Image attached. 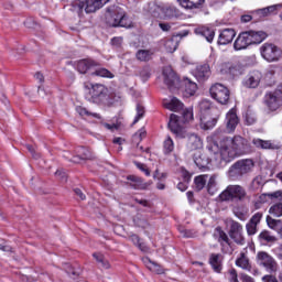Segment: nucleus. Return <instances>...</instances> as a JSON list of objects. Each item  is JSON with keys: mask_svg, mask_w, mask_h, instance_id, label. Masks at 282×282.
<instances>
[{"mask_svg": "<svg viewBox=\"0 0 282 282\" xmlns=\"http://www.w3.org/2000/svg\"><path fill=\"white\" fill-rule=\"evenodd\" d=\"M248 141L242 137L225 138L220 141L219 155L224 162H232L237 155L246 153Z\"/></svg>", "mask_w": 282, "mask_h": 282, "instance_id": "1", "label": "nucleus"}, {"mask_svg": "<svg viewBox=\"0 0 282 282\" xmlns=\"http://www.w3.org/2000/svg\"><path fill=\"white\" fill-rule=\"evenodd\" d=\"M169 127L172 133H175L177 138H186L187 143L186 148L188 151H197V149H202V139L196 133H186L184 128L180 126V120L177 119V115L172 113L170 116Z\"/></svg>", "mask_w": 282, "mask_h": 282, "instance_id": "2", "label": "nucleus"}, {"mask_svg": "<svg viewBox=\"0 0 282 282\" xmlns=\"http://www.w3.org/2000/svg\"><path fill=\"white\" fill-rule=\"evenodd\" d=\"M147 11L154 19H181L184 13L171 4H158L156 2L148 3Z\"/></svg>", "mask_w": 282, "mask_h": 282, "instance_id": "3", "label": "nucleus"}, {"mask_svg": "<svg viewBox=\"0 0 282 282\" xmlns=\"http://www.w3.org/2000/svg\"><path fill=\"white\" fill-rule=\"evenodd\" d=\"M108 24L111 28H133V22L124 10L118 6L109 7L107 10Z\"/></svg>", "mask_w": 282, "mask_h": 282, "instance_id": "4", "label": "nucleus"}, {"mask_svg": "<svg viewBox=\"0 0 282 282\" xmlns=\"http://www.w3.org/2000/svg\"><path fill=\"white\" fill-rule=\"evenodd\" d=\"M252 169H254V161L250 159L239 160L229 167L228 175L230 180H241L243 175L251 173Z\"/></svg>", "mask_w": 282, "mask_h": 282, "instance_id": "5", "label": "nucleus"}, {"mask_svg": "<svg viewBox=\"0 0 282 282\" xmlns=\"http://www.w3.org/2000/svg\"><path fill=\"white\" fill-rule=\"evenodd\" d=\"M248 193L241 185H229L219 195L220 202H243Z\"/></svg>", "mask_w": 282, "mask_h": 282, "instance_id": "6", "label": "nucleus"}, {"mask_svg": "<svg viewBox=\"0 0 282 282\" xmlns=\"http://www.w3.org/2000/svg\"><path fill=\"white\" fill-rule=\"evenodd\" d=\"M107 3H109V0H74L73 8L78 12L85 10L87 14H91V12L100 10Z\"/></svg>", "mask_w": 282, "mask_h": 282, "instance_id": "7", "label": "nucleus"}, {"mask_svg": "<svg viewBox=\"0 0 282 282\" xmlns=\"http://www.w3.org/2000/svg\"><path fill=\"white\" fill-rule=\"evenodd\" d=\"M209 94L219 105H227L230 102V90L220 83L214 84L209 88Z\"/></svg>", "mask_w": 282, "mask_h": 282, "instance_id": "8", "label": "nucleus"}, {"mask_svg": "<svg viewBox=\"0 0 282 282\" xmlns=\"http://www.w3.org/2000/svg\"><path fill=\"white\" fill-rule=\"evenodd\" d=\"M158 78H161L171 91H180L182 89V79L175 72H160Z\"/></svg>", "mask_w": 282, "mask_h": 282, "instance_id": "9", "label": "nucleus"}, {"mask_svg": "<svg viewBox=\"0 0 282 282\" xmlns=\"http://www.w3.org/2000/svg\"><path fill=\"white\" fill-rule=\"evenodd\" d=\"M260 53L262 58L264 61H268V63H274L281 58V48L279 46L272 44V43H264L260 47Z\"/></svg>", "mask_w": 282, "mask_h": 282, "instance_id": "10", "label": "nucleus"}, {"mask_svg": "<svg viewBox=\"0 0 282 282\" xmlns=\"http://www.w3.org/2000/svg\"><path fill=\"white\" fill-rule=\"evenodd\" d=\"M258 265H261L267 272H276L279 270V263L276 260L265 251H259L257 253Z\"/></svg>", "mask_w": 282, "mask_h": 282, "instance_id": "11", "label": "nucleus"}, {"mask_svg": "<svg viewBox=\"0 0 282 282\" xmlns=\"http://www.w3.org/2000/svg\"><path fill=\"white\" fill-rule=\"evenodd\" d=\"M229 237L237 246H246V237H243V226L232 220L229 228Z\"/></svg>", "mask_w": 282, "mask_h": 282, "instance_id": "12", "label": "nucleus"}, {"mask_svg": "<svg viewBox=\"0 0 282 282\" xmlns=\"http://www.w3.org/2000/svg\"><path fill=\"white\" fill-rule=\"evenodd\" d=\"M264 105L269 111H278L282 107V99L275 90L264 95Z\"/></svg>", "mask_w": 282, "mask_h": 282, "instance_id": "13", "label": "nucleus"}, {"mask_svg": "<svg viewBox=\"0 0 282 282\" xmlns=\"http://www.w3.org/2000/svg\"><path fill=\"white\" fill-rule=\"evenodd\" d=\"M99 65L100 64L91 58H85L75 63V69H77V72H89V69H93L95 72H109V69L107 68H98Z\"/></svg>", "mask_w": 282, "mask_h": 282, "instance_id": "14", "label": "nucleus"}, {"mask_svg": "<svg viewBox=\"0 0 282 282\" xmlns=\"http://www.w3.org/2000/svg\"><path fill=\"white\" fill-rule=\"evenodd\" d=\"M89 96L91 102H100L107 98V87L102 84H93L89 88Z\"/></svg>", "mask_w": 282, "mask_h": 282, "instance_id": "15", "label": "nucleus"}, {"mask_svg": "<svg viewBox=\"0 0 282 282\" xmlns=\"http://www.w3.org/2000/svg\"><path fill=\"white\" fill-rule=\"evenodd\" d=\"M75 153L76 155L70 160V162H74V164H80V162L85 160H94V154L85 147L76 148Z\"/></svg>", "mask_w": 282, "mask_h": 282, "instance_id": "16", "label": "nucleus"}, {"mask_svg": "<svg viewBox=\"0 0 282 282\" xmlns=\"http://www.w3.org/2000/svg\"><path fill=\"white\" fill-rule=\"evenodd\" d=\"M213 237L218 241V243H220L223 252H228L226 251V247L230 246V238H228V234H226V231L221 230V227H217L214 230Z\"/></svg>", "mask_w": 282, "mask_h": 282, "instance_id": "17", "label": "nucleus"}, {"mask_svg": "<svg viewBox=\"0 0 282 282\" xmlns=\"http://www.w3.org/2000/svg\"><path fill=\"white\" fill-rule=\"evenodd\" d=\"M182 87L178 89V91H183L184 96H195L197 93V84L193 80H191L188 77H184L182 80Z\"/></svg>", "mask_w": 282, "mask_h": 282, "instance_id": "18", "label": "nucleus"}, {"mask_svg": "<svg viewBox=\"0 0 282 282\" xmlns=\"http://www.w3.org/2000/svg\"><path fill=\"white\" fill-rule=\"evenodd\" d=\"M217 120H219V115H203L200 117V129H204V131H210V129H215Z\"/></svg>", "mask_w": 282, "mask_h": 282, "instance_id": "19", "label": "nucleus"}, {"mask_svg": "<svg viewBox=\"0 0 282 282\" xmlns=\"http://www.w3.org/2000/svg\"><path fill=\"white\" fill-rule=\"evenodd\" d=\"M209 265L217 274H221L224 270V256L221 253H212L209 256Z\"/></svg>", "mask_w": 282, "mask_h": 282, "instance_id": "20", "label": "nucleus"}, {"mask_svg": "<svg viewBox=\"0 0 282 282\" xmlns=\"http://www.w3.org/2000/svg\"><path fill=\"white\" fill-rule=\"evenodd\" d=\"M235 36H237V32H235V29L221 30L218 36V45H228L232 43Z\"/></svg>", "mask_w": 282, "mask_h": 282, "instance_id": "21", "label": "nucleus"}, {"mask_svg": "<svg viewBox=\"0 0 282 282\" xmlns=\"http://www.w3.org/2000/svg\"><path fill=\"white\" fill-rule=\"evenodd\" d=\"M259 83H261V73H251L242 80V85L247 89H257Z\"/></svg>", "mask_w": 282, "mask_h": 282, "instance_id": "22", "label": "nucleus"}, {"mask_svg": "<svg viewBox=\"0 0 282 282\" xmlns=\"http://www.w3.org/2000/svg\"><path fill=\"white\" fill-rule=\"evenodd\" d=\"M127 180L129 182H131L130 186H131V188H134L135 191H147V187L151 186V184H153V182L144 183V181L141 177L135 176V175H129L127 177Z\"/></svg>", "mask_w": 282, "mask_h": 282, "instance_id": "23", "label": "nucleus"}, {"mask_svg": "<svg viewBox=\"0 0 282 282\" xmlns=\"http://www.w3.org/2000/svg\"><path fill=\"white\" fill-rule=\"evenodd\" d=\"M261 217H263V214L257 213L250 218L249 223L246 225L247 235H257V226L261 223Z\"/></svg>", "mask_w": 282, "mask_h": 282, "instance_id": "24", "label": "nucleus"}, {"mask_svg": "<svg viewBox=\"0 0 282 282\" xmlns=\"http://www.w3.org/2000/svg\"><path fill=\"white\" fill-rule=\"evenodd\" d=\"M249 39V45H259V43H263L267 39V34L263 31H246Z\"/></svg>", "mask_w": 282, "mask_h": 282, "instance_id": "25", "label": "nucleus"}, {"mask_svg": "<svg viewBox=\"0 0 282 282\" xmlns=\"http://www.w3.org/2000/svg\"><path fill=\"white\" fill-rule=\"evenodd\" d=\"M250 45L248 33L242 32L238 35L236 41L234 42V50L236 52H241V50H247Z\"/></svg>", "mask_w": 282, "mask_h": 282, "instance_id": "26", "label": "nucleus"}, {"mask_svg": "<svg viewBox=\"0 0 282 282\" xmlns=\"http://www.w3.org/2000/svg\"><path fill=\"white\" fill-rule=\"evenodd\" d=\"M243 69V63L239 59L220 63V72H239Z\"/></svg>", "mask_w": 282, "mask_h": 282, "instance_id": "27", "label": "nucleus"}, {"mask_svg": "<svg viewBox=\"0 0 282 282\" xmlns=\"http://www.w3.org/2000/svg\"><path fill=\"white\" fill-rule=\"evenodd\" d=\"M253 144L258 147V149H271L272 151H278V149H281V144L261 139H253Z\"/></svg>", "mask_w": 282, "mask_h": 282, "instance_id": "28", "label": "nucleus"}, {"mask_svg": "<svg viewBox=\"0 0 282 282\" xmlns=\"http://www.w3.org/2000/svg\"><path fill=\"white\" fill-rule=\"evenodd\" d=\"M206 0H178L181 7L185 10H199Z\"/></svg>", "mask_w": 282, "mask_h": 282, "instance_id": "29", "label": "nucleus"}, {"mask_svg": "<svg viewBox=\"0 0 282 282\" xmlns=\"http://www.w3.org/2000/svg\"><path fill=\"white\" fill-rule=\"evenodd\" d=\"M226 123L228 131H235V129H237V124H239V117H237V112H235V110L227 112Z\"/></svg>", "mask_w": 282, "mask_h": 282, "instance_id": "30", "label": "nucleus"}, {"mask_svg": "<svg viewBox=\"0 0 282 282\" xmlns=\"http://www.w3.org/2000/svg\"><path fill=\"white\" fill-rule=\"evenodd\" d=\"M196 34L206 39L207 43H213L215 39V30L208 26H202L195 30Z\"/></svg>", "mask_w": 282, "mask_h": 282, "instance_id": "31", "label": "nucleus"}, {"mask_svg": "<svg viewBox=\"0 0 282 282\" xmlns=\"http://www.w3.org/2000/svg\"><path fill=\"white\" fill-rule=\"evenodd\" d=\"M142 261L144 265L150 270V272H154L155 274H164V268H162L160 264L151 261L150 258L145 257L142 258Z\"/></svg>", "mask_w": 282, "mask_h": 282, "instance_id": "32", "label": "nucleus"}, {"mask_svg": "<svg viewBox=\"0 0 282 282\" xmlns=\"http://www.w3.org/2000/svg\"><path fill=\"white\" fill-rule=\"evenodd\" d=\"M163 105L165 109H169L170 111H182V109H184V104L176 97H173L170 101H164Z\"/></svg>", "mask_w": 282, "mask_h": 282, "instance_id": "33", "label": "nucleus"}, {"mask_svg": "<svg viewBox=\"0 0 282 282\" xmlns=\"http://www.w3.org/2000/svg\"><path fill=\"white\" fill-rule=\"evenodd\" d=\"M194 163L200 170L208 169V164H210V159L205 154L195 153L194 154Z\"/></svg>", "mask_w": 282, "mask_h": 282, "instance_id": "34", "label": "nucleus"}, {"mask_svg": "<svg viewBox=\"0 0 282 282\" xmlns=\"http://www.w3.org/2000/svg\"><path fill=\"white\" fill-rule=\"evenodd\" d=\"M153 50H139L135 56L141 63H149V61L153 59Z\"/></svg>", "mask_w": 282, "mask_h": 282, "instance_id": "35", "label": "nucleus"}, {"mask_svg": "<svg viewBox=\"0 0 282 282\" xmlns=\"http://www.w3.org/2000/svg\"><path fill=\"white\" fill-rule=\"evenodd\" d=\"M93 257L97 261L101 270L111 269V263H109V260L105 259V254L96 252V253H93Z\"/></svg>", "mask_w": 282, "mask_h": 282, "instance_id": "36", "label": "nucleus"}, {"mask_svg": "<svg viewBox=\"0 0 282 282\" xmlns=\"http://www.w3.org/2000/svg\"><path fill=\"white\" fill-rule=\"evenodd\" d=\"M236 265L242 270H252V265H250V260L246 257V253H240V257L236 260Z\"/></svg>", "mask_w": 282, "mask_h": 282, "instance_id": "37", "label": "nucleus"}, {"mask_svg": "<svg viewBox=\"0 0 282 282\" xmlns=\"http://www.w3.org/2000/svg\"><path fill=\"white\" fill-rule=\"evenodd\" d=\"M267 224L269 228L272 230H276V232H280L282 235V220L281 219H274L270 216L267 217Z\"/></svg>", "mask_w": 282, "mask_h": 282, "instance_id": "38", "label": "nucleus"}, {"mask_svg": "<svg viewBox=\"0 0 282 282\" xmlns=\"http://www.w3.org/2000/svg\"><path fill=\"white\" fill-rule=\"evenodd\" d=\"M206 182H208L207 174L196 176L194 178V184H195L196 191H203V188L206 186Z\"/></svg>", "mask_w": 282, "mask_h": 282, "instance_id": "39", "label": "nucleus"}, {"mask_svg": "<svg viewBox=\"0 0 282 282\" xmlns=\"http://www.w3.org/2000/svg\"><path fill=\"white\" fill-rule=\"evenodd\" d=\"M198 107H199L202 116H209L210 113H208V111H212L213 104L208 99H203L199 102Z\"/></svg>", "mask_w": 282, "mask_h": 282, "instance_id": "40", "label": "nucleus"}, {"mask_svg": "<svg viewBox=\"0 0 282 282\" xmlns=\"http://www.w3.org/2000/svg\"><path fill=\"white\" fill-rule=\"evenodd\" d=\"M174 150H175V143L173 142V139L171 137H167L163 142V151L165 155L173 153Z\"/></svg>", "mask_w": 282, "mask_h": 282, "instance_id": "41", "label": "nucleus"}, {"mask_svg": "<svg viewBox=\"0 0 282 282\" xmlns=\"http://www.w3.org/2000/svg\"><path fill=\"white\" fill-rule=\"evenodd\" d=\"M178 126L181 127L182 122H191L193 120V109L187 108L183 110L182 117L178 118Z\"/></svg>", "mask_w": 282, "mask_h": 282, "instance_id": "42", "label": "nucleus"}, {"mask_svg": "<svg viewBox=\"0 0 282 282\" xmlns=\"http://www.w3.org/2000/svg\"><path fill=\"white\" fill-rule=\"evenodd\" d=\"M259 239L264 243H274V241H276V237L272 236L268 230L261 231L259 235Z\"/></svg>", "mask_w": 282, "mask_h": 282, "instance_id": "43", "label": "nucleus"}, {"mask_svg": "<svg viewBox=\"0 0 282 282\" xmlns=\"http://www.w3.org/2000/svg\"><path fill=\"white\" fill-rule=\"evenodd\" d=\"M207 180V191L210 195H214L217 188V175L208 176Z\"/></svg>", "mask_w": 282, "mask_h": 282, "instance_id": "44", "label": "nucleus"}, {"mask_svg": "<svg viewBox=\"0 0 282 282\" xmlns=\"http://www.w3.org/2000/svg\"><path fill=\"white\" fill-rule=\"evenodd\" d=\"M177 41L174 39H169L165 42V50L166 52H169V54H173V52H175L177 50Z\"/></svg>", "mask_w": 282, "mask_h": 282, "instance_id": "45", "label": "nucleus"}, {"mask_svg": "<svg viewBox=\"0 0 282 282\" xmlns=\"http://www.w3.org/2000/svg\"><path fill=\"white\" fill-rule=\"evenodd\" d=\"M262 80L268 87H272V85L276 83V79L274 78V73L272 72L265 73Z\"/></svg>", "mask_w": 282, "mask_h": 282, "instance_id": "46", "label": "nucleus"}, {"mask_svg": "<svg viewBox=\"0 0 282 282\" xmlns=\"http://www.w3.org/2000/svg\"><path fill=\"white\" fill-rule=\"evenodd\" d=\"M269 213L273 215V217H282V203H276L271 206Z\"/></svg>", "mask_w": 282, "mask_h": 282, "instance_id": "47", "label": "nucleus"}, {"mask_svg": "<svg viewBox=\"0 0 282 282\" xmlns=\"http://www.w3.org/2000/svg\"><path fill=\"white\" fill-rule=\"evenodd\" d=\"M141 118H144V107H142L140 104L137 105V116L132 122V124H138L140 122Z\"/></svg>", "mask_w": 282, "mask_h": 282, "instance_id": "48", "label": "nucleus"}, {"mask_svg": "<svg viewBox=\"0 0 282 282\" xmlns=\"http://www.w3.org/2000/svg\"><path fill=\"white\" fill-rule=\"evenodd\" d=\"M194 76L198 83H206V79L210 77L206 72H194Z\"/></svg>", "mask_w": 282, "mask_h": 282, "instance_id": "49", "label": "nucleus"}, {"mask_svg": "<svg viewBox=\"0 0 282 282\" xmlns=\"http://www.w3.org/2000/svg\"><path fill=\"white\" fill-rule=\"evenodd\" d=\"M133 164L137 166V169H139V171H142V173H144L147 177L151 176V170L147 167V164L140 163L138 161H134Z\"/></svg>", "mask_w": 282, "mask_h": 282, "instance_id": "50", "label": "nucleus"}, {"mask_svg": "<svg viewBox=\"0 0 282 282\" xmlns=\"http://www.w3.org/2000/svg\"><path fill=\"white\" fill-rule=\"evenodd\" d=\"M76 111H77V113H79V116H93L94 118H100V115H98V113H90L88 110H86L83 107H77Z\"/></svg>", "mask_w": 282, "mask_h": 282, "instance_id": "51", "label": "nucleus"}, {"mask_svg": "<svg viewBox=\"0 0 282 282\" xmlns=\"http://www.w3.org/2000/svg\"><path fill=\"white\" fill-rule=\"evenodd\" d=\"M268 199L274 200L278 199V202L282 200V192L275 191L273 193H267Z\"/></svg>", "mask_w": 282, "mask_h": 282, "instance_id": "52", "label": "nucleus"}, {"mask_svg": "<svg viewBox=\"0 0 282 282\" xmlns=\"http://www.w3.org/2000/svg\"><path fill=\"white\" fill-rule=\"evenodd\" d=\"M196 72H210V64L203 62L196 66Z\"/></svg>", "mask_w": 282, "mask_h": 282, "instance_id": "53", "label": "nucleus"}, {"mask_svg": "<svg viewBox=\"0 0 282 282\" xmlns=\"http://www.w3.org/2000/svg\"><path fill=\"white\" fill-rule=\"evenodd\" d=\"M93 76H99L100 78H115L116 75L111 72H95Z\"/></svg>", "mask_w": 282, "mask_h": 282, "instance_id": "54", "label": "nucleus"}, {"mask_svg": "<svg viewBox=\"0 0 282 282\" xmlns=\"http://www.w3.org/2000/svg\"><path fill=\"white\" fill-rule=\"evenodd\" d=\"M245 120H246V123L249 126L254 124L257 122V118L252 113H247L245 117Z\"/></svg>", "mask_w": 282, "mask_h": 282, "instance_id": "55", "label": "nucleus"}, {"mask_svg": "<svg viewBox=\"0 0 282 282\" xmlns=\"http://www.w3.org/2000/svg\"><path fill=\"white\" fill-rule=\"evenodd\" d=\"M229 281L230 282H239V279L237 275V270H235V269L229 270Z\"/></svg>", "mask_w": 282, "mask_h": 282, "instance_id": "56", "label": "nucleus"}, {"mask_svg": "<svg viewBox=\"0 0 282 282\" xmlns=\"http://www.w3.org/2000/svg\"><path fill=\"white\" fill-rule=\"evenodd\" d=\"M56 177H58L62 182H67V174L63 172V170H57L55 172Z\"/></svg>", "mask_w": 282, "mask_h": 282, "instance_id": "57", "label": "nucleus"}, {"mask_svg": "<svg viewBox=\"0 0 282 282\" xmlns=\"http://www.w3.org/2000/svg\"><path fill=\"white\" fill-rule=\"evenodd\" d=\"M144 135H147V130L141 129L134 134V140L142 142V138H144Z\"/></svg>", "mask_w": 282, "mask_h": 282, "instance_id": "58", "label": "nucleus"}, {"mask_svg": "<svg viewBox=\"0 0 282 282\" xmlns=\"http://www.w3.org/2000/svg\"><path fill=\"white\" fill-rule=\"evenodd\" d=\"M26 149H28V151L31 152L32 156H33L35 160H39V158H41V154L37 153V151L34 149V147H32V145H26Z\"/></svg>", "mask_w": 282, "mask_h": 282, "instance_id": "59", "label": "nucleus"}, {"mask_svg": "<svg viewBox=\"0 0 282 282\" xmlns=\"http://www.w3.org/2000/svg\"><path fill=\"white\" fill-rule=\"evenodd\" d=\"M0 250L2 252H12V247L8 245L7 242L0 243Z\"/></svg>", "mask_w": 282, "mask_h": 282, "instance_id": "60", "label": "nucleus"}, {"mask_svg": "<svg viewBox=\"0 0 282 282\" xmlns=\"http://www.w3.org/2000/svg\"><path fill=\"white\" fill-rule=\"evenodd\" d=\"M139 77L141 78V80L143 83H147V80L151 78V73H149V72H141V73H139Z\"/></svg>", "mask_w": 282, "mask_h": 282, "instance_id": "61", "label": "nucleus"}, {"mask_svg": "<svg viewBox=\"0 0 282 282\" xmlns=\"http://www.w3.org/2000/svg\"><path fill=\"white\" fill-rule=\"evenodd\" d=\"M129 239L132 241V243H134V246H139V243H141L140 237L135 234L131 235Z\"/></svg>", "mask_w": 282, "mask_h": 282, "instance_id": "62", "label": "nucleus"}, {"mask_svg": "<svg viewBox=\"0 0 282 282\" xmlns=\"http://www.w3.org/2000/svg\"><path fill=\"white\" fill-rule=\"evenodd\" d=\"M263 282H279V280H276V278H274L273 275H264L262 278Z\"/></svg>", "mask_w": 282, "mask_h": 282, "instance_id": "63", "label": "nucleus"}, {"mask_svg": "<svg viewBox=\"0 0 282 282\" xmlns=\"http://www.w3.org/2000/svg\"><path fill=\"white\" fill-rule=\"evenodd\" d=\"M241 281L242 282H254V280L247 274H241Z\"/></svg>", "mask_w": 282, "mask_h": 282, "instance_id": "64", "label": "nucleus"}]
</instances>
